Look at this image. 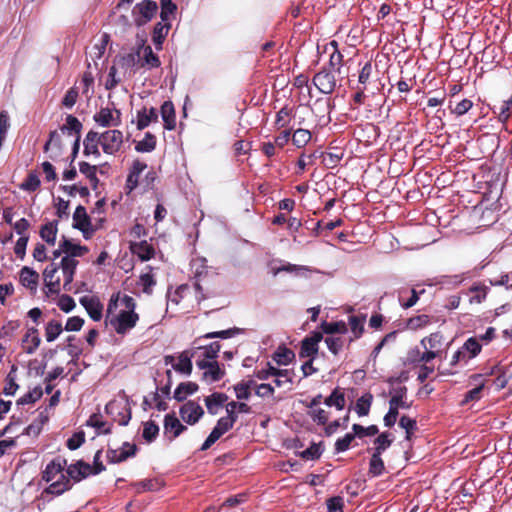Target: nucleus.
Returning a JSON list of instances; mask_svg holds the SVG:
<instances>
[{"instance_id": "nucleus-1", "label": "nucleus", "mask_w": 512, "mask_h": 512, "mask_svg": "<svg viewBox=\"0 0 512 512\" xmlns=\"http://www.w3.org/2000/svg\"><path fill=\"white\" fill-rule=\"evenodd\" d=\"M61 250L66 253L60 261L61 272L63 274V289L66 291L71 290V283L75 274L78 261L75 257L83 256L87 251V247L75 244L70 240L63 237L60 243Z\"/></svg>"}, {"instance_id": "nucleus-2", "label": "nucleus", "mask_w": 512, "mask_h": 512, "mask_svg": "<svg viewBox=\"0 0 512 512\" xmlns=\"http://www.w3.org/2000/svg\"><path fill=\"white\" fill-rule=\"evenodd\" d=\"M119 294L113 295L107 308L106 324L118 334H126L135 327L139 320V315L134 311H120L114 314L113 310L117 308Z\"/></svg>"}, {"instance_id": "nucleus-3", "label": "nucleus", "mask_w": 512, "mask_h": 512, "mask_svg": "<svg viewBox=\"0 0 512 512\" xmlns=\"http://www.w3.org/2000/svg\"><path fill=\"white\" fill-rule=\"evenodd\" d=\"M66 460L60 457L52 460L43 472V480L51 482L45 490L48 494L60 495L70 488V481L63 473Z\"/></svg>"}, {"instance_id": "nucleus-4", "label": "nucleus", "mask_w": 512, "mask_h": 512, "mask_svg": "<svg viewBox=\"0 0 512 512\" xmlns=\"http://www.w3.org/2000/svg\"><path fill=\"white\" fill-rule=\"evenodd\" d=\"M323 333L326 335L325 343L331 352H337L345 347V344L352 341L347 335L348 327L343 321L323 322L321 324Z\"/></svg>"}, {"instance_id": "nucleus-5", "label": "nucleus", "mask_w": 512, "mask_h": 512, "mask_svg": "<svg viewBox=\"0 0 512 512\" xmlns=\"http://www.w3.org/2000/svg\"><path fill=\"white\" fill-rule=\"evenodd\" d=\"M106 413L110 415L119 425L125 426L131 419V408L127 397L122 394L111 400L105 407Z\"/></svg>"}, {"instance_id": "nucleus-6", "label": "nucleus", "mask_w": 512, "mask_h": 512, "mask_svg": "<svg viewBox=\"0 0 512 512\" xmlns=\"http://www.w3.org/2000/svg\"><path fill=\"white\" fill-rule=\"evenodd\" d=\"M197 366L203 370V377L211 382L220 380L225 369L216 360V354H204L201 360L197 361Z\"/></svg>"}, {"instance_id": "nucleus-7", "label": "nucleus", "mask_w": 512, "mask_h": 512, "mask_svg": "<svg viewBox=\"0 0 512 512\" xmlns=\"http://www.w3.org/2000/svg\"><path fill=\"white\" fill-rule=\"evenodd\" d=\"M100 146L105 154L115 155L122 147L123 133L112 129L99 134Z\"/></svg>"}, {"instance_id": "nucleus-8", "label": "nucleus", "mask_w": 512, "mask_h": 512, "mask_svg": "<svg viewBox=\"0 0 512 512\" xmlns=\"http://www.w3.org/2000/svg\"><path fill=\"white\" fill-rule=\"evenodd\" d=\"M158 6L156 2L145 0L137 5L132 10V16L137 26H143L155 16Z\"/></svg>"}, {"instance_id": "nucleus-9", "label": "nucleus", "mask_w": 512, "mask_h": 512, "mask_svg": "<svg viewBox=\"0 0 512 512\" xmlns=\"http://www.w3.org/2000/svg\"><path fill=\"white\" fill-rule=\"evenodd\" d=\"M232 334L231 330H223L213 333H208L202 337H199L194 342V349L195 350H204V352H219L220 349L223 348V345L220 344V342H210L207 343V341L211 338H221V339H227Z\"/></svg>"}, {"instance_id": "nucleus-10", "label": "nucleus", "mask_w": 512, "mask_h": 512, "mask_svg": "<svg viewBox=\"0 0 512 512\" xmlns=\"http://www.w3.org/2000/svg\"><path fill=\"white\" fill-rule=\"evenodd\" d=\"M234 426L233 419L221 417L209 436L202 444L201 450L209 449L223 434L228 432Z\"/></svg>"}, {"instance_id": "nucleus-11", "label": "nucleus", "mask_w": 512, "mask_h": 512, "mask_svg": "<svg viewBox=\"0 0 512 512\" xmlns=\"http://www.w3.org/2000/svg\"><path fill=\"white\" fill-rule=\"evenodd\" d=\"M93 120L101 127H117L121 124V113L105 107L94 114Z\"/></svg>"}, {"instance_id": "nucleus-12", "label": "nucleus", "mask_w": 512, "mask_h": 512, "mask_svg": "<svg viewBox=\"0 0 512 512\" xmlns=\"http://www.w3.org/2000/svg\"><path fill=\"white\" fill-rule=\"evenodd\" d=\"M179 413L185 423L194 425L203 417L204 409L199 403L190 400L181 406Z\"/></svg>"}, {"instance_id": "nucleus-13", "label": "nucleus", "mask_w": 512, "mask_h": 512, "mask_svg": "<svg viewBox=\"0 0 512 512\" xmlns=\"http://www.w3.org/2000/svg\"><path fill=\"white\" fill-rule=\"evenodd\" d=\"M313 83L323 94L332 93L336 87V79L334 74L326 70H322L315 74Z\"/></svg>"}, {"instance_id": "nucleus-14", "label": "nucleus", "mask_w": 512, "mask_h": 512, "mask_svg": "<svg viewBox=\"0 0 512 512\" xmlns=\"http://www.w3.org/2000/svg\"><path fill=\"white\" fill-rule=\"evenodd\" d=\"M148 271L142 273L135 284V293H144L146 295H151L153 293V289L156 286V278L152 273V267L147 266Z\"/></svg>"}, {"instance_id": "nucleus-15", "label": "nucleus", "mask_w": 512, "mask_h": 512, "mask_svg": "<svg viewBox=\"0 0 512 512\" xmlns=\"http://www.w3.org/2000/svg\"><path fill=\"white\" fill-rule=\"evenodd\" d=\"M495 336V329L493 327H489L483 335L479 337H470L466 340L463 345V348L466 352H480L482 349V344L489 343Z\"/></svg>"}, {"instance_id": "nucleus-16", "label": "nucleus", "mask_w": 512, "mask_h": 512, "mask_svg": "<svg viewBox=\"0 0 512 512\" xmlns=\"http://www.w3.org/2000/svg\"><path fill=\"white\" fill-rule=\"evenodd\" d=\"M389 408L399 412V409H408L411 403L407 401V388L404 386L394 388L390 391Z\"/></svg>"}, {"instance_id": "nucleus-17", "label": "nucleus", "mask_w": 512, "mask_h": 512, "mask_svg": "<svg viewBox=\"0 0 512 512\" xmlns=\"http://www.w3.org/2000/svg\"><path fill=\"white\" fill-rule=\"evenodd\" d=\"M59 269H61L60 265L57 266L55 263H51L43 272L45 285L49 293H58L60 291V278L56 276Z\"/></svg>"}, {"instance_id": "nucleus-18", "label": "nucleus", "mask_w": 512, "mask_h": 512, "mask_svg": "<svg viewBox=\"0 0 512 512\" xmlns=\"http://www.w3.org/2000/svg\"><path fill=\"white\" fill-rule=\"evenodd\" d=\"M74 227L81 230L84 233L85 238H88V234L92 233L90 218L87 215L86 209L79 205L73 214Z\"/></svg>"}, {"instance_id": "nucleus-19", "label": "nucleus", "mask_w": 512, "mask_h": 512, "mask_svg": "<svg viewBox=\"0 0 512 512\" xmlns=\"http://www.w3.org/2000/svg\"><path fill=\"white\" fill-rule=\"evenodd\" d=\"M165 363L170 364L177 372L189 375L192 371V362L187 354H180L178 357L168 355L165 358Z\"/></svg>"}, {"instance_id": "nucleus-20", "label": "nucleus", "mask_w": 512, "mask_h": 512, "mask_svg": "<svg viewBox=\"0 0 512 512\" xmlns=\"http://www.w3.org/2000/svg\"><path fill=\"white\" fill-rule=\"evenodd\" d=\"M228 400V396L225 393L214 392L204 398V403L207 411L211 415H216L222 409Z\"/></svg>"}, {"instance_id": "nucleus-21", "label": "nucleus", "mask_w": 512, "mask_h": 512, "mask_svg": "<svg viewBox=\"0 0 512 512\" xmlns=\"http://www.w3.org/2000/svg\"><path fill=\"white\" fill-rule=\"evenodd\" d=\"M130 250L141 261L150 260L155 255L154 247L145 240L140 242H132L130 244Z\"/></svg>"}, {"instance_id": "nucleus-22", "label": "nucleus", "mask_w": 512, "mask_h": 512, "mask_svg": "<svg viewBox=\"0 0 512 512\" xmlns=\"http://www.w3.org/2000/svg\"><path fill=\"white\" fill-rule=\"evenodd\" d=\"M80 304L86 309L93 320L98 321L101 319L103 306L97 298L84 296L80 298Z\"/></svg>"}, {"instance_id": "nucleus-23", "label": "nucleus", "mask_w": 512, "mask_h": 512, "mask_svg": "<svg viewBox=\"0 0 512 512\" xmlns=\"http://www.w3.org/2000/svg\"><path fill=\"white\" fill-rule=\"evenodd\" d=\"M67 474L75 481H80L92 474V466L83 461H78L67 468Z\"/></svg>"}, {"instance_id": "nucleus-24", "label": "nucleus", "mask_w": 512, "mask_h": 512, "mask_svg": "<svg viewBox=\"0 0 512 512\" xmlns=\"http://www.w3.org/2000/svg\"><path fill=\"white\" fill-rule=\"evenodd\" d=\"M83 145L85 155H93L96 158L100 157V150L98 148L100 140L98 132L90 130L84 139Z\"/></svg>"}, {"instance_id": "nucleus-25", "label": "nucleus", "mask_w": 512, "mask_h": 512, "mask_svg": "<svg viewBox=\"0 0 512 512\" xmlns=\"http://www.w3.org/2000/svg\"><path fill=\"white\" fill-rule=\"evenodd\" d=\"M21 284L31 291H36L39 281V274L29 267H23L20 271Z\"/></svg>"}, {"instance_id": "nucleus-26", "label": "nucleus", "mask_w": 512, "mask_h": 512, "mask_svg": "<svg viewBox=\"0 0 512 512\" xmlns=\"http://www.w3.org/2000/svg\"><path fill=\"white\" fill-rule=\"evenodd\" d=\"M138 56L142 59V66L148 68H156L160 66V60L150 46L143 45L137 52Z\"/></svg>"}, {"instance_id": "nucleus-27", "label": "nucleus", "mask_w": 512, "mask_h": 512, "mask_svg": "<svg viewBox=\"0 0 512 512\" xmlns=\"http://www.w3.org/2000/svg\"><path fill=\"white\" fill-rule=\"evenodd\" d=\"M171 29L170 22H158L153 30L152 40L156 49L160 50L162 44Z\"/></svg>"}, {"instance_id": "nucleus-28", "label": "nucleus", "mask_w": 512, "mask_h": 512, "mask_svg": "<svg viewBox=\"0 0 512 512\" xmlns=\"http://www.w3.org/2000/svg\"><path fill=\"white\" fill-rule=\"evenodd\" d=\"M161 116L164 121V127L167 130H172L176 125V116L174 105L170 101H165L161 106Z\"/></svg>"}, {"instance_id": "nucleus-29", "label": "nucleus", "mask_w": 512, "mask_h": 512, "mask_svg": "<svg viewBox=\"0 0 512 512\" xmlns=\"http://www.w3.org/2000/svg\"><path fill=\"white\" fill-rule=\"evenodd\" d=\"M164 429L166 433L172 434V438H176L186 430V426L181 424L176 416L167 414L164 419Z\"/></svg>"}, {"instance_id": "nucleus-30", "label": "nucleus", "mask_w": 512, "mask_h": 512, "mask_svg": "<svg viewBox=\"0 0 512 512\" xmlns=\"http://www.w3.org/2000/svg\"><path fill=\"white\" fill-rule=\"evenodd\" d=\"M158 119V113L155 108L146 109L138 111L137 113V128L142 130L149 126L150 123L156 122Z\"/></svg>"}, {"instance_id": "nucleus-31", "label": "nucleus", "mask_w": 512, "mask_h": 512, "mask_svg": "<svg viewBox=\"0 0 512 512\" xmlns=\"http://www.w3.org/2000/svg\"><path fill=\"white\" fill-rule=\"evenodd\" d=\"M58 232V222L52 221L44 224L40 229V236L49 245H54Z\"/></svg>"}, {"instance_id": "nucleus-32", "label": "nucleus", "mask_w": 512, "mask_h": 512, "mask_svg": "<svg viewBox=\"0 0 512 512\" xmlns=\"http://www.w3.org/2000/svg\"><path fill=\"white\" fill-rule=\"evenodd\" d=\"M280 272H288V273H295L298 276H308V274L312 272H317L316 269H313L309 266H301V265H295L287 263L285 265H282L281 267H278L274 269V275H277Z\"/></svg>"}, {"instance_id": "nucleus-33", "label": "nucleus", "mask_w": 512, "mask_h": 512, "mask_svg": "<svg viewBox=\"0 0 512 512\" xmlns=\"http://www.w3.org/2000/svg\"><path fill=\"white\" fill-rule=\"evenodd\" d=\"M87 426L93 427L96 429V434H108L111 431V426L103 421L102 415L93 414L89 417L86 422Z\"/></svg>"}, {"instance_id": "nucleus-34", "label": "nucleus", "mask_w": 512, "mask_h": 512, "mask_svg": "<svg viewBox=\"0 0 512 512\" xmlns=\"http://www.w3.org/2000/svg\"><path fill=\"white\" fill-rule=\"evenodd\" d=\"M135 454V446L125 444L120 451L112 450L108 451V458L111 462L117 463L126 460L128 457Z\"/></svg>"}, {"instance_id": "nucleus-35", "label": "nucleus", "mask_w": 512, "mask_h": 512, "mask_svg": "<svg viewBox=\"0 0 512 512\" xmlns=\"http://www.w3.org/2000/svg\"><path fill=\"white\" fill-rule=\"evenodd\" d=\"M198 390V385L193 382L180 383L174 392V398L177 401H183L188 395L194 394Z\"/></svg>"}, {"instance_id": "nucleus-36", "label": "nucleus", "mask_w": 512, "mask_h": 512, "mask_svg": "<svg viewBox=\"0 0 512 512\" xmlns=\"http://www.w3.org/2000/svg\"><path fill=\"white\" fill-rule=\"evenodd\" d=\"M489 288L483 284H474L469 288L471 294L469 302L471 304H480L485 300Z\"/></svg>"}, {"instance_id": "nucleus-37", "label": "nucleus", "mask_w": 512, "mask_h": 512, "mask_svg": "<svg viewBox=\"0 0 512 512\" xmlns=\"http://www.w3.org/2000/svg\"><path fill=\"white\" fill-rule=\"evenodd\" d=\"M323 339L321 332H314L310 337H306L302 341V347L300 352H318V344Z\"/></svg>"}, {"instance_id": "nucleus-38", "label": "nucleus", "mask_w": 512, "mask_h": 512, "mask_svg": "<svg viewBox=\"0 0 512 512\" xmlns=\"http://www.w3.org/2000/svg\"><path fill=\"white\" fill-rule=\"evenodd\" d=\"M324 404L328 407L334 406L337 410H343L346 404L345 395L342 391L336 388L330 396L324 400Z\"/></svg>"}, {"instance_id": "nucleus-39", "label": "nucleus", "mask_w": 512, "mask_h": 512, "mask_svg": "<svg viewBox=\"0 0 512 512\" xmlns=\"http://www.w3.org/2000/svg\"><path fill=\"white\" fill-rule=\"evenodd\" d=\"M255 385L254 380L242 381L236 384L234 388V392L236 394L237 399L239 400H247L251 395V390Z\"/></svg>"}, {"instance_id": "nucleus-40", "label": "nucleus", "mask_w": 512, "mask_h": 512, "mask_svg": "<svg viewBox=\"0 0 512 512\" xmlns=\"http://www.w3.org/2000/svg\"><path fill=\"white\" fill-rule=\"evenodd\" d=\"M40 344V337L37 332V330L30 329L27 331L24 339H23V346L26 352H33L35 349L38 348Z\"/></svg>"}, {"instance_id": "nucleus-41", "label": "nucleus", "mask_w": 512, "mask_h": 512, "mask_svg": "<svg viewBox=\"0 0 512 512\" xmlns=\"http://www.w3.org/2000/svg\"><path fill=\"white\" fill-rule=\"evenodd\" d=\"M311 137L312 135L309 130L299 128L294 131L291 140L297 148H302L310 142Z\"/></svg>"}, {"instance_id": "nucleus-42", "label": "nucleus", "mask_w": 512, "mask_h": 512, "mask_svg": "<svg viewBox=\"0 0 512 512\" xmlns=\"http://www.w3.org/2000/svg\"><path fill=\"white\" fill-rule=\"evenodd\" d=\"M441 341L442 336L439 333H433L429 337L422 339L421 344L425 352H438Z\"/></svg>"}, {"instance_id": "nucleus-43", "label": "nucleus", "mask_w": 512, "mask_h": 512, "mask_svg": "<svg viewBox=\"0 0 512 512\" xmlns=\"http://www.w3.org/2000/svg\"><path fill=\"white\" fill-rule=\"evenodd\" d=\"M43 395V390L40 386H36L33 389L29 390L26 394L21 396L16 404L17 405H26L33 404L38 401Z\"/></svg>"}, {"instance_id": "nucleus-44", "label": "nucleus", "mask_w": 512, "mask_h": 512, "mask_svg": "<svg viewBox=\"0 0 512 512\" xmlns=\"http://www.w3.org/2000/svg\"><path fill=\"white\" fill-rule=\"evenodd\" d=\"M512 107V97L507 100L501 101L499 104H495L493 109L495 113H498V119L501 122H506L510 116L509 111Z\"/></svg>"}, {"instance_id": "nucleus-45", "label": "nucleus", "mask_w": 512, "mask_h": 512, "mask_svg": "<svg viewBox=\"0 0 512 512\" xmlns=\"http://www.w3.org/2000/svg\"><path fill=\"white\" fill-rule=\"evenodd\" d=\"M161 486V482L157 479H145L134 484L137 493H143L146 491H157L160 489Z\"/></svg>"}, {"instance_id": "nucleus-46", "label": "nucleus", "mask_w": 512, "mask_h": 512, "mask_svg": "<svg viewBox=\"0 0 512 512\" xmlns=\"http://www.w3.org/2000/svg\"><path fill=\"white\" fill-rule=\"evenodd\" d=\"M155 147H156L155 136L152 135L151 133H146L145 137L136 144L135 149L138 152H151L155 149Z\"/></svg>"}, {"instance_id": "nucleus-47", "label": "nucleus", "mask_w": 512, "mask_h": 512, "mask_svg": "<svg viewBox=\"0 0 512 512\" xmlns=\"http://www.w3.org/2000/svg\"><path fill=\"white\" fill-rule=\"evenodd\" d=\"M189 294H191V288L188 285H181L173 293H168V302L178 305Z\"/></svg>"}, {"instance_id": "nucleus-48", "label": "nucleus", "mask_w": 512, "mask_h": 512, "mask_svg": "<svg viewBox=\"0 0 512 512\" xmlns=\"http://www.w3.org/2000/svg\"><path fill=\"white\" fill-rule=\"evenodd\" d=\"M373 396L371 394H365L361 396L356 403V412L359 416H366L369 413L370 406L372 403Z\"/></svg>"}, {"instance_id": "nucleus-49", "label": "nucleus", "mask_w": 512, "mask_h": 512, "mask_svg": "<svg viewBox=\"0 0 512 512\" xmlns=\"http://www.w3.org/2000/svg\"><path fill=\"white\" fill-rule=\"evenodd\" d=\"M82 129L81 122L73 115H68L66 118V124L61 127V131H67L69 134L73 132L78 136Z\"/></svg>"}, {"instance_id": "nucleus-50", "label": "nucleus", "mask_w": 512, "mask_h": 512, "mask_svg": "<svg viewBox=\"0 0 512 512\" xmlns=\"http://www.w3.org/2000/svg\"><path fill=\"white\" fill-rule=\"evenodd\" d=\"M399 426L405 430L406 433V440L410 441L413 433L417 429V423L416 420L408 417V416H402L399 421Z\"/></svg>"}, {"instance_id": "nucleus-51", "label": "nucleus", "mask_w": 512, "mask_h": 512, "mask_svg": "<svg viewBox=\"0 0 512 512\" xmlns=\"http://www.w3.org/2000/svg\"><path fill=\"white\" fill-rule=\"evenodd\" d=\"M48 421V415L46 411L40 412L38 418L30 424L26 431L28 435H38L42 426Z\"/></svg>"}, {"instance_id": "nucleus-52", "label": "nucleus", "mask_w": 512, "mask_h": 512, "mask_svg": "<svg viewBox=\"0 0 512 512\" xmlns=\"http://www.w3.org/2000/svg\"><path fill=\"white\" fill-rule=\"evenodd\" d=\"M62 332V324L59 321L52 320L47 323L45 336L48 342L54 341Z\"/></svg>"}, {"instance_id": "nucleus-53", "label": "nucleus", "mask_w": 512, "mask_h": 512, "mask_svg": "<svg viewBox=\"0 0 512 512\" xmlns=\"http://www.w3.org/2000/svg\"><path fill=\"white\" fill-rule=\"evenodd\" d=\"M389 433L380 434L374 441L375 454H382L392 443Z\"/></svg>"}, {"instance_id": "nucleus-54", "label": "nucleus", "mask_w": 512, "mask_h": 512, "mask_svg": "<svg viewBox=\"0 0 512 512\" xmlns=\"http://www.w3.org/2000/svg\"><path fill=\"white\" fill-rule=\"evenodd\" d=\"M384 471V463L380 454H373L369 464V473L373 476H379Z\"/></svg>"}, {"instance_id": "nucleus-55", "label": "nucleus", "mask_w": 512, "mask_h": 512, "mask_svg": "<svg viewBox=\"0 0 512 512\" xmlns=\"http://www.w3.org/2000/svg\"><path fill=\"white\" fill-rule=\"evenodd\" d=\"M290 119H291V109H289L288 107L285 106L277 112L276 119H275V125L277 126V128L287 127L290 123Z\"/></svg>"}, {"instance_id": "nucleus-56", "label": "nucleus", "mask_w": 512, "mask_h": 512, "mask_svg": "<svg viewBox=\"0 0 512 512\" xmlns=\"http://www.w3.org/2000/svg\"><path fill=\"white\" fill-rule=\"evenodd\" d=\"M309 416L319 425H324L329 419V412L321 407L310 409Z\"/></svg>"}, {"instance_id": "nucleus-57", "label": "nucleus", "mask_w": 512, "mask_h": 512, "mask_svg": "<svg viewBox=\"0 0 512 512\" xmlns=\"http://www.w3.org/2000/svg\"><path fill=\"white\" fill-rule=\"evenodd\" d=\"M364 322H365V317H360V316H350L349 317V325H350V328H351V331L354 335L355 338H358L362 331H363V326H364Z\"/></svg>"}, {"instance_id": "nucleus-58", "label": "nucleus", "mask_w": 512, "mask_h": 512, "mask_svg": "<svg viewBox=\"0 0 512 512\" xmlns=\"http://www.w3.org/2000/svg\"><path fill=\"white\" fill-rule=\"evenodd\" d=\"M40 186V179L35 172L29 173L21 188L27 191H35Z\"/></svg>"}, {"instance_id": "nucleus-59", "label": "nucleus", "mask_w": 512, "mask_h": 512, "mask_svg": "<svg viewBox=\"0 0 512 512\" xmlns=\"http://www.w3.org/2000/svg\"><path fill=\"white\" fill-rule=\"evenodd\" d=\"M176 11V5L173 3H167L161 6L160 22H170L174 18Z\"/></svg>"}, {"instance_id": "nucleus-60", "label": "nucleus", "mask_w": 512, "mask_h": 512, "mask_svg": "<svg viewBox=\"0 0 512 512\" xmlns=\"http://www.w3.org/2000/svg\"><path fill=\"white\" fill-rule=\"evenodd\" d=\"M158 432L159 427L154 422H146L143 428V438L150 442L156 438Z\"/></svg>"}, {"instance_id": "nucleus-61", "label": "nucleus", "mask_w": 512, "mask_h": 512, "mask_svg": "<svg viewBox=\"0 0 512 512\" xmlns=\"http://www.w3.org/2000/svg\"><path fill=\"white\" fill-rule=\"evenodd\" d=\"M354 438L355 433H347L344 437L339 438L335 443V450L337 452L346 451L350 447V444L354 440Z\"/></svg>"}, {"instance_id": "nucleus-62", "label": "nucleus", "mask_w": 512, "mask_h": 512, "mask_svg": "<svg viewBox=\"0 0 512 512\" xmlns=\"http://www.w3.org/2000/svg\"><path fill=\"white\" fill-rule=\"evenodd\" d=\"M322 449L319 444H312L306 450L302 452V457L307 460H314L320 457Z\"/></svg>"}, {"instance_id": "nucleus-63", "label": "nucleus", "mask_w": 512, "mask_h": 512, "mask_svg": "<svg viewBox=\"0 0 512 512\" xmlns=\"http://www.w3.org/2000/svg\"><path fill=\"white\" fill-rule=\"evenodd\" d=\"M430 322L429 317L427 315H419L416 317H412L408 321V327L410 329L416 330L426 326Z\"/></svg>"}, {"instance_id": "nucleus-64", "label": "nucleus", "mask_w": 512, "mask_h": 512, "mask_svg": "<svg viewBox=\"0 0 512 512\" xmlns=\"http://www.w3.org/2000/svg\"><path fill=\"white\" fill-rule=\"evenodd\" d=\"M75 305H76V304H75L74 299H73L71 296H68V295H65V294H64V295H62V296L59 298V300H58V307H59L62 311L66 312V313H68V312H70L71 310H73V309H74V307H75Z\"/></svg>"}]
</instances>
